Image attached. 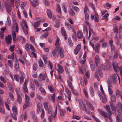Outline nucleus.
Segmentation results:
<instances>
[{"instance_id": "1", "label": "nucleus", "mask_w": 122, "mask_h": 122, "mask_svg": "<svg viewBox=\"0 0 122 122\" xmlns=\"http://www.w3.org/2000/svg\"><path fill=\"white\" fill-rule=\"evenodd\" d=\"M98 111L99 113L102 115L104 117L105 119L106 120L107 119L106 117H107L109 119V120L111 122H113V120L111 116V115H107V113L105 112L104 111H102L101 110L98 109Z\"/></svg>"}, {"instance_id": "2", "label": "nucleus", "mask_w": 122, "mask_h": 122, "mask_svg": "<svg viewBox=\"0 0 122 122\" xmlns=\"http://www.w3.org/2000/svg\"><path fill=\"white\" fill-rule=\"evenodd\" d=\"M23 22L24 24V26L23 27L22 29L24 33L26 35H27L28 34V26L25 20H24Z\"/></svg>"}, {"instance_id": "3", "label": "nucleus", "mask_w": 122, "mask_h": 122, "mask_svg": "<svg viewBox=\"0 0 122 122\" xmlns=\"http://www.w3.org/2000/svg\"><path fill=\"white\" fill-rule=\"evenodd\" d=\"M58 54L61 57L63 58L64 56V51L63 48L59 47L58 48Z\"/></svg>"}, {"instance_id": "4", "label": "nucleus", "mask_w": 122, "mask_h": 122, "mask_svg": "<svg viewBox=\"0 0 122 122\" xmlns=\"http://www.w3.org/2000/svg\"><path fill=\"white\" fill-rule=\"evenodd\" d=\"M78 102L80 109L82 111L84 110L86 108L85 107L83 102L80 99L78 100Z\"/></svg>"}, {"instance_id": "5", "label": "nucleus", "mask_w": 122, "mask_h": 122, "mask_svg": "<svg viewBox=\"0 0 122 122\" xmlns=\"http://www.w3.org/2000/svg\"><path fill=\"white\" fill-rule=\"evenodd\" d=\"M47 77V75L46 72L44 74L41 73L38 76V79L40 81L45 80V78Z\"/></svg>"}, {"instance_id": "6", "label": "nucleus", "mask_w": 122, "mask_h": 122, "mask_svg": "<svg viewBox=\"0 0 122 122\" xmlns=\"http://www.w3.org/2000/svg\"><path fill=\"white\" fill-rule=\"evenodd\" d=\"M44 110L43 108H42V105L40 103H39L37 105V112L38 114H40V112Z\"/></svg>"}, {"instance_id": "7", "label": "nucleus", "mask_w": 122, "mask_h": 122, "mask_svg": "<svg viewBox=\"0 0 122 122\" xmlns=\"http://www.w3.org/2000/svg\"><path fill=\"white\" fill-rule=\"evenodd\" d=\"M11 5V4L9 2L6 3L5 4L6 10L8 13H9L10 12L12 9Z\"/></svg>"}, {"instance_id": "8", "label": "nucleus", "mask_w": 122, "mask_h": 122, "mask_svg": "<svg viewBox=\"0 0 122 122\" xmlns=\"http://www.w3.org/2000/svg\"><path fill=\"white\" fill-rule=\"evenodd\" d=\"M112 66L114 70L116 72L119 71V68L117 63L116 62H113L112 64Z\"/></svg>"}, {"instance_id": "9", "label": "nucleus", "mask_w": 122, "mask_h": 122, "mask_svg": "<svg viewBox=\"0 0 122 122\" xmlns=\"http://www.w3.org/2000/svg\"><path fill=\"white\" fill-rule=\"evenodd\" d=\"M35 82L36 85L39 88H42V83L41 81H39L37 80H35Z\"/></svg>"}, {"instance_id": "10", "label": "nucleus", "mask_w": 122, "mask_h": 122, "mask_svg": "<svg viewBox=\"0 0 122 122\" xmlns=\"http://www.w3.org/2000/svg\"><path fill=\"white\" fill-rule=\"evenodd\" d=\"M81 45L80 44H78L77 46L74 50V53L75 55H76L78 54V52L81 49Z\"/></svg>"}, {"instance_id": "11", "label": "nucleus", "mask_w": 122, "mask_h": 122, "mask_svg": "<svg viewBox=\"0 0 122 122\" xmlns=\"http://www.w3.org/2000/svg\"><path fill=\"white\" fill-rule=\"evenodd\" d=\"M55 93H54L53 95H49L48 96L49 99L51 102H55Z\"/></svg>"}, {"instance_id": "12", "label": "nucleus", "mask_w": 122, "mask_h": 122, "mask_svg": "<svg viewBox=\"0 0 122 122\" xmlns=\"http://www.w3.org/2000/svg\"><path fill=\"white\" fill-rule=\"evenodd\" d=\"M35 80H33L32 79H30V85L32 90L33 91H34L35 90V85L34 84Z\"/></svg>"}, {"instance_id": "13", "label": "nucleus", "mask_w": 122, "mask_h": 122, "mask_svg": "<svg viewBox=\"0 0 122 122\" xmlns=\"http://www.w3.org/2000/svg\"><path fill=\"white\" fill-rule=\"evenodd\" d=\"M113 30L115 34V38L116 39H118L117 34L118 32V30L117 27L116 26L114 27Z\"/></svg>"}, {"instance_id": "14", "label": "nucleus", "mask_w": 122, "mask_h": 122, "mask_svg": "<svg viewBox=\"0 0 122 122\" xmlns=\"http://www.w3.org/2000/svg\"><path fill=\"white\" fill-rule=\"evenodd\" d=\"M27 81H25L23 84V89L25 92V93H28V91L27 89Z\"/></svg>"}, {"instance_id": "15", "label": "nucleus", "mask_w": 122, "mask_h": 122, "mask_svg": "<svg viewBox=\"0 0 122 122\" xmlns=\"http://www.w3.org/2000/svg\"><path fill=\"white\" fill-rule=\"evenodd\" d=\"M11 35H9L8 36H6L5 40L6 43L9 45L11 43Z\"/></svg>"}, {"instance_id": "16", "label": "nucleus", "mask_w": 122, "mask_h": 122, "mask_svg": "<svg viewBox=\"0 0 122 122\" xmlns=\"http://www.w3.org/2000/svg\"><path fill=\"white\" fill-rule=\"evenodd\" d=\"M95 62L96 64L97 67L99 66L98 65L99 64L100 62V59L98 55H97L95 56Z\"/></svg>"}, {"instance_id": "17", "label": "nucleus", "mask_w": 122, "mask_h": 122, "mask_svg": "<svg viewBox=\"0 0 122 122\" xmlns=\"http://www.w3.org/2000/svg\"><path fill=\"white\" fill-rule=\"evenodd\" d=\"M58 67L57 69L58 73L59 74H61L63 71V69L62 66L60 64H58L57 65Z\"/></svg>"}, {"instance_id": "18", "label": "nucleus", "mask_w": 122, "mask_h": 122, "mask_svg": "<svg viewBox=\"0 0 122 122\" xmlns=\"http://www.w3.org/2000/svg\"><path fill=\"white\" fill-rule=\"evenodd\" d=\"M86 104L87 106L90 110L92 111L94 110V108L93 106L90 102L87 101H86Z\"/></svg>"}, {"instance_id": "19", "label": "nucleus", "mask_w": 122, "mask_h": 122, "mask_svg": "<svg viewBox=\"0 0 122 122\" xmlns=\"http://www.w3.org/2000/svg\"><path fill=\"white\" fill-rule=\"evenodd\" d=\"M17 101L20 104L22 103V98L21 97L20 95L18 93L17 94Z\"/></svg>"}, {"instance_id": "20", "label": "nucleus", "mask_w": 122, "mask_h": 122, "mask_svg": "<svg viewBox=\"0 0 122 122\" xmlns=\"http://www.w3.org/2000/svg\"><path fill=\"white\" fill-rule=\"evenodd\" d=\"M118 107L119 110L116 109L117 112L119 113H120V111H121L122 112V104L121 102H119L118 103L117 105Z\"/></svg>"}, {"instance_id": "21", "label": "nucleus", "mask_w": 122, "mask_h": 122, "mask_svg": "<svg viewBox=\"0 0 122 122\" xmlns=\"http://www.w3.org/2000/svg\"><path fill=\"white\" fill-rule=\"evenodd\" d=\"M117 79V77L116 75L115 74H113L112 75V77L110 80H112V82H116Z\"/></svg>"}, {"instance_id": "22", "label": "nucleus", "mask_w": 122, "mask_h": 122, "mask_svg": "<svg viewBox=\"0 0 122 122\" xmlns=\"http://www.w3.org/2000/svg\"><path fill=\"white\" fill-rule=\"evenodd\" d=\"M47 13L48 17L50 19L51 18L52 16V13L51 10L49 9L47 10Z\"/></svg>"}, {"instance_id": "23", "label": "nucleus", "mask_w": 122, "mask_h": 122, "mask_svg": "<svg viewBox=\"0 0 122 122\" xmlns=\"http://www.w3.org/2000/svg\"><path fill=\"white\" fill-rule=\"evenodd\" d=\"M58 48L55 47L52 51V54L53 56H55L57 53Z\"/></svg>"}, {"instance_id": "24", "label": "nucleus", "mask_w": 122, "mask_h": 122, "mask_svg": "<svg viewBox=\"0 0 122 122\" xmlns=\"http://www.w3.org/2000/svg\"><path fill=\"white\" fill-rule=\"evenodd\" d=\"M38 0H33L32 6L34 7H36L38 4Z\"/></svg>"}, {"instance_id": "25", "label": "nucleus", "mask_w": 122, "mask_h": 122, "mask_svg": "<svg viewBox=\"0 0 122 122\" xmlns=\"http://www.w3.org/2000/svg\"><path fill=\"white\" fill-rule=\"evenodd\" d=\"M90 93L91 96L93 97L94 95V91L93 88L92 86H90L89 88Z\"/></svg>"}, {"instance_id": "26", "label": "nucleus", "mask_w": 122, "mask_h": 122, "mask_svg": "<svg viewBox=\"0 0 122 122\" xmlns=\"http://www.w3.org/2000/svg\"><path fill=\"white\" fill-rule=\"evenodd\" d=\"M13 24L14 25H15V28L16 30V32L17 33H18V27L17 23L15 19L13 20Z\"/></svg>"}, {"instance_id": "27", "label": "nucleus", "mask_w": 122, "mask_h": 122, "mask_svg": "<svg viewBox=\"0 0 122 122\" xmlns=\"http://www.w3.org/2000/svg\"><path fill=\"white\" fill-rule=\"evenodd\" d=\"M41 22V20H39L35 23L34 24V26L35 29H36L37 28L38 25H39Z\"/></svg>"}, {"instance_id": "28", "label": "nucleus", "mask_w": 122, "mask_h": 122, "mask_svg": "<svg viewBox=\"0 0 122 122\" xmlns=\"http://www.w3.org/2000/svg\"><path fill=\"white\" fill-rule=\"evenodd\" d=\"M89 31V34L88 38H89L91 36L92 34L93 35H94L95 33L94 32L93 29L91 28H90Z\"/></svg>"}, {"instance_id": "29", "label": "nucleus", "mask_w": 122, "mask_h": 122, "mask_svg": "<svg viewBox=\"0 0 122 122\" xmlns=\"http://www.w3.org/2000/svg\"><path fill=\"white\" fill-rule=\"evenodd\" d=\"M21 118L22 119H24L25 120L27 118V115L26 112H25L22 113L21 116Z\"/></svg>"}, {"instance_id": "30", "label": "nucleus", "mask_w": 122, "mask_h": 122, "mask_svg": "<svg viewBox=\"0 0 122 122\" xmlns=\"http://www.w3.org/2000/svg\"><path fill=\"white\" fill-rule=\"evenodd\" d=\"M121 120H122V117L119 115H117L116 118V122H121Z\"/></svg>"}, {"instance_id": "31", "label": "nucleus", "mask_w": 122, "mask_h": 122, "mask_svg": "<svg viewBox=\"0 0 122 122\" xmlns=\"http://www.w3.org/2000/svg\"><path fill=\"white\" fill-rule=\"evenodd\" d=\"M39 90L43 95L45 96L46 95V92L43 88H39Z\"/></svg>"}, {"instance_id": "32", "label": "nucleus", "mask_w": 122, "mask_h": 122, "mask_svg": "<svg viewBox=\"0 0 122 122\" xmlns=\"http://www.w3.org/2000/svg\"><path fill=\"white\" fill-rule=\"evenodd\" d=\"M100 45L99 44L97 43L96 45V46L94 48L95 51L97 53H98V49L100 46Z\"/></svg>"}, {"instance_id": "33", "label": "nucleus", "mask_w": 122, "mask_h": 122, "mask_svg": "<svg viewBox=\"0 0 122 122\" xmlns=\"http://www.w3.org/2000/svg\"><path fill=\"white\" fill-rule=\"evenodd\" d=\"M77 36L78 38L81 39L83 37L82 33L81 31H78L77 33Z\"/></svg>"}, {"instance_id": "34", "label": "nucleus", "mask_w": 122, "mask_h": 122, "mask_svg": "<svg viewBox=\"0 0 122 122\" xmlns=\"http://www.w3.org/2000/svg\"><path fill=\"white\" fill-rule=\"evenodd\" d=\"M56 11L57 12L60 13V15H61V13L60 5L58 4H57Z\"/></svg>"}, {"instance_id": "35", "label": "nucleus", "mask_w": 122, "mask_h": 122, "mask_svg": "<svg viewBox=\"0 0 122 122\" xmlns=\"http://www.w3.org/2000/svg\"><path fill=\"white\" fill-rule=\"evenodd\" d=\"M106 111L108 112V114L109 115H111V112L110 111V108L109 106H107L105 107Z\"/></svg>"}, {"instance_id": "36", "label": "nucleus", "mask_w": 122, "mask_h": 122, "mask_svg": "<svg viewBox=\"0 0 122 122\" xmlns=\"http://www.w3.org/2000/svg\"><path fill=\"white\" fill-rule=\"evenodd\" d=\"M12 35L13 41L14 42H15L16 41V34L15 32H12Z\"/></svg>"}, {"instance_id": "37", "label": "nucleus", "mask_w": 122, "mask_h": 122, "mask_svg": "<svg viewBox=\"0 0 122 122\" xmlns=\"http://www.w3.org/2000/svg\"><path fill=\"white\" fill-rule=\"evenodd\" d=\"M112 81V80H110V78H109V79L108 81V88H110V87H112V83H113Z\"/></svg>"}, {"instance_id": "38", "label": "nucleus", "mask_w": 122, "mask_h": 122, "mask_svg": "<svg viewBox=\"0 0 122 122\" xmlns=\"http://www.w3.org/2000/svg\"><path fill=\"white\" fill-rule=\"evenodd\" d=\"M67 83L68 84V85L70 87V88L71 89V90H73V86L72 82H71L70 80H67Z\"/></svg>"}, {"instance_id": "39", "label": "nucleus", "mask_w": 122, "mask_h": 122, "mask_svg": "<svg viewBox=\"0 0 122 122\" xmlns=\"http://www.w3.org/2000/svg\"><path fill=\"white\" fill-rule=\"evenodd\" d=\"M11 93H12L9 92L8 93V94L10 99L12 101H13L15 100V98L13 95Z\"/></svg>"}, {"instance_id": "40", "label": "nucleus", "mask_w": 122, "mask_h": 122, "mask_svg": "<svg viewBox=\"0 0 122 122\" xmlns=\"http://www.w3.org/2000/svg\"><path fill=\"white\" fill-rule=\"evenodd\" d=\"M87 79L85 78L84 79V82H82V81H80V84L81 86H83L84 85V82H85V85H86L87 84Z\"/></svg>"}, {"instance_id": "41", "label": "nucleus", "mask_w": 122, "mask_h": 122, "mask_svg": "<svg viewBox=\"0 0 122 122\" xmlns=\"http://www.w3.org/2000/svg\"><path fill=\"white\" fill-rule=\"evenodd\" d=\"M8 66L11 68H12L13 66V63L12 61L10 60H8Z\"/></svg>"}, {"instance_id": "42", "label": "nucleus", "mask_w": 122, "mask_h": 122, "mask_svg": "<svg viewBox=\"0 0 122 122\" xmlns=\"http://www.w3.org/2000/svg\"><path fill=\"white\" fill-rule=\"evenodd\" d=\"M103 95L104 96L103 97L102 99V102L103 103H105L107 101L106 97L104 94Z\"/></svg>"}, {"instance_id": "43", "label": "nucleus", "mask_w": 122, "mask_h": 122, "mask_svg": "<svg viewBox=\"0 0 122 122\" xmlns=\"http://www.w3.org/2000/svg\"><path fill=\"white\" fill-rule=\"evenodd\" d=\"M59 39L58 38H57L56 40L55 46L56 47L59 48L58 47L59 46Z\"/></svg>"}, {"instance_id": "44", "label": "nucleus", "mask_w": 122, "mask_h": 122, "mask_svg": "<svg viewBox=\"0 0 122 122\" xmlns=\"http://www.w3.org/2000/svg\"><path fill=\"white\" fill-rule=\"evenodd\" d=\"M61 31L62 34L63 36H66V32L63 27L61 28Z\"/></svg>"}, {"instance_id": "45", "label": "nucleus", "mask_w": 122, "mask_h": 122, "mask_svg": "<svg viewBox=\"0 0 122 122\" xmlns=\"http://www.w3.org/2000/svg\"><path fill=\"white\" fill-rule=\"evenodd\" d=\"M12 110L13 113H15V114H17V112L16 106H13L12 108Z\"/></svg>"}, {"instance_id": "46", "label": "nucleus", "mask_w": 122, "mask_h": 122, "mask_svg": "<svg viewBox=\"0 0 122 122\" xmlns=\"http://www.w3.org/2000/svg\"><path fill=\"white\" fill-rule=\"evenodd\" d=\"M25 98L26 102L29 103V101L30 100V97L29 96H28L26 94H25Z\"/></svg>"}, {"instance_id": "47", "label": "nucleus", "mask_w": 122, "mask_h": 122, "mask_svg": "<svg viewBox=\"0 0 122 122\" xmlns=\"http://www.w3.org/2000/svg\"><path fill=\"white\" fill-rule=\"evenodd\" d=\"M0 79L4 83H5L6 82V80L3 76L1 75L0 76Z\"/></svg>"}, {"instance_id": "48", "label": "nucleus", "mask_w": 122, "mask_h": 122, "mask_svg": "<svg viewBox=\"0 0 122 122\" xmlns=\"http://www.w3.org/2000/svg\"><path fill=\"white\" fill-rule=\"evenodd\" d=\"M26 3H27V2L25 1V2H23L22 3L21 5H20L21 8L23 10L24 9V7L26 5Z\"/></svg>"}, {"instance_id": "49", "label": "nucleus", "mask_w": 122, "mask_h": 122, "mask_svg": "<svg viewBox=\"0 0 122 122\" xmlns=\"http://www.w3.org/2000/svg\"><path fill=\"white\" fill-rule=\"evenodd\" d=\"M10 23L11 21L10 18L8 16L7 20V24L8 26H10Z\"/></svg>"}, {"instance_id": "50", "label": "nucleus", "mask_w": 122, "mask_h": 122, "mask_svg": "<svg viewBox=\"0 0 122 122\" xmlns=\"http://www.w3.org/2000/svg\"><path fill=\"white\" fill-rule=\"evenodd\" d=\"M99 68L100 70H106V66L104 65H101Z\"/></svg>"}, {"instance_id": "51", "label": "nucleus", "mask_w": 122, "mask_h": 122, "mask_svg": "<svg viewBox=\"0 0 122 122\" xmlns=\"http://www.w3.org/2000/svg\"><path fill=\"white\" fill-rule=\"evenodd\" d=\"M111 101L112 102H115L116 99V97L115 95H111Z\"/></svg>"}, {"instance_id": "52", "label": "nucleus", "mask_w": 122, "mask_h": 122, "mask_svg": "<svg viewBox=\"0 0 122 122\" xmlns=\"http://www.w3.org/2000/svg\"><path fill=\"white\" fill-rule=\"evenodd\" d=\"M65 25L66 27L68 28V30H70L71 29V26L68 23H66L65 24Z\"/></svg>"}, {"instance_id": "53", "label": "nucleus", "mask_w": 122, "mask_h": 122, "mask_svg": "<svg viewBox=\"0 0 122 122\" xmlns=\"http://www.w3.org/2000/svg\"><path fill=\"white\" fill-rule=\"evenodd\" d=\"M40 114H41V118L42 119H43L44 117L45 114V111L44 110H43L41 112H40Z\"/></svg>"}, {"instance_id": "54", "label": "nucleus", "mask_w": 122, "mask_h": 122, "mask_svg": "<svg viewBox=\"0 0 122 122\" xmlns=\"http://www.w3.org/2000/svg\"><path fill=\"white\" fill-rule=\"evenodd\" d=\"M44 107L46 110H47L48 108V103L47 102L44 103Z\"/></svg>"}, {"instance_id": "55", "label": "nucleus", "mask_w": 122, "mask_h": 122, "mask_svg": "<svg viewBox=\"0 0 122 122\" xmlns=\"http://www.w3.org/2000/svg\"><path fill=\"white\" fill-rule=\"evenodd\" d=\"M14 79L16 81H18L20 79V76L18 75H15L14 76Z\"/></svg>"}, {"instance_id": "56", "label": "nucleus", "mask_w": 122, "mask_h": 122, "mask_svg": "<svg viewBox=\"0 0 122 122\" xmlns=\"http://www.w3.org/2000/svg\"><path fill=\"white\" fill-rule=\"evenodd\" d=\"M38 62L40 66L42 67L43 66V62L41 59H40L39 60Z\"/></svg>"}, {"instance_id": "57", "label": "nucleus", "mask_w": 122, "mask_h": 122, "mask_svg": "<svg viewBox=\"0 0 122 122\" xmlns=\"http://www.w3.org/2000/svg\"><path fill=\"white\" fill-rule=\"evenodd\" d=\"M0 112L2 114H4L5 111L4 108H2L0 106Z\"/></svg>"}, {"instance_id": "58", "label": "nucleus", "mask_w": 122, "mask_h": 122, "mask_svg": "<svg viewBox=\"0 0 122 122\" xmlns=\"http://www.w3.org/2000/svg\"><path fill=\"white\" fill-rule=\"evenodd\" d=\"M98 15L97 14H95L94 15L95 17L94 20L96 22H98L99 21Z\"/></svg>"}, {"instance_id": "59", "label": "nucleus", "mask_w": 122, "mask_h": 122, "mask_svg": "<svg viewBox=\"0 0 122 122\" xmlns=\"http://www.w3.org/2000/svg\"><path fill=\"white\" fill-rule=\"evenodd\" d=\"M20 1L18 0L15 3V5L17 8H18L20 4Z\"/></svg>"}, {"instance_id": "60", "label": "nucleus", "mask_w": 122, "mask_h": 122, "mask_svg": "<svg viewBox=\"0 0 122 122\" xmlns=\"http://www.w3.org/2000/svg\"><path fill=\"white\" fill-rule=\"evenodd\" d=\"M62 7L63 9V10L65 13H66L67 12V10L66 9L65 7V5L64 3H63L62 5Z\"/></svg>"}, {"instance_id": "61", "label": "nucleus", "mask_w": 122, "mask_h": 122, "mask_svg": "<svg viewBox=\"0 0 122 122\" xmlns=\"http://www.w3.org/2000/svg\"><path fill=\"white\" fill-rule=\"evenodd\" d=\"M19 65L18 63H16L14 67L17 71H18L19 70Z\"/></svg>"}, {"instance_id": "62", "label": "nucleus", "mask_w": 122, "mask_h": 122, "mask_svg": "<svg viewBox=\"0 0 122 122\" xmlns=\"http://www.w3.org/2000/svg\"><path fill=\"white\" fill-rule=\"evenodd\" d=\"M48 88L51 92H54V88L52 87L51 86H48Z\"/></svg>"}, {"instance_id": "63", "label": "nucleus", "mask_w": 122, "mask_h": 122, "mask_svg": "<svg viewBox=\"0 0 122 122\" xmlns=\"http://www.w3.org/2000/svg\"><path fill=\"white\" fill-rule=\"evenodd\" d=\"M30 40L31 42L35 44V38L34 37L32 36H30Z\"/></svg>"}, {"instance_id": "64", "label": "nucleus", "mask_w": 122, "mask_h": 122, "mask_svg": "<svg viewBox=\"0 0 122 122\" xmlns=\"http://www.w3.org/2000/svg\"><path fill=\"white\" fill-rule=\"evenodd\" d=\"M108 16V14L107 13H106L102 17V19H106L107 21L108 20L107 17Z\"/></svg>"}]
</instances>
